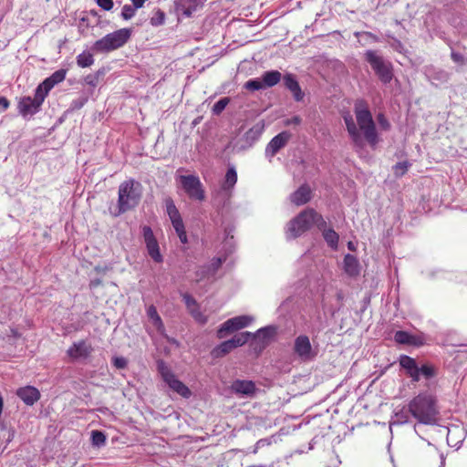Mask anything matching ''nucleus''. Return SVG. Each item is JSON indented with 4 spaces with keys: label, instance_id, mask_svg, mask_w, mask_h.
I'll use <instances>...</instances> for the list:
<instances>
[{
    "label": "nucleus",
    "instance_id": "f257e3e1",
    "mask_svg": "<svg viewBox=\"0 0 467 467\" xmlns=\"http://www.w3.org/2000/svg\"><path fill=\"white\" fill-rule=\"evenodd\" d=\"M142 196V185L134 179L121 182L118 191V211L113 213L119 216L137 207Z\"/></svg>",
    "mask_w": 467,
    "mask_h": 467
},
{
    "label": "nucleus",
    "instance_id": "f03ea898",
    "mask_svg": "<svg viewBox=\"0 0 467 467\" xmlns=\"http://www.w3.org/2000/svg\"><path fill=\"white\" fill-rule=\"evenodd\" d=\"M354 112L357 119V125L359 132H363V140H367L371 147H375L379 142V137L376 130V125L371 112L364 99H358L355 103Z\"/></svg>",
    "mask_w": 467,
    "mask_h": 467
},
{
    "label": "nucleus",
    "instance_id": "7ed1b4c3",
    "mask_svg": "<svg viewBox=\"0 0 467 467\" xmlns=\"http://www.w3.org/2000/svg\"><path fill=\"white\" fill-rule=\"evenodd\" d=\"M412 416L423 424H434L438 413L435 400L428 394H419L409 403Z\"/></svg>",
    "mask_w": 467,
    "mask_h": 467
},
{
    "label": "nucleus",
    "instance_id": "20e7f679",
    "mask_svg": "<svg viewBox=\"0 0 467 467\" xmlns=\"http://www.w3.org/2000/svg\"><path fill=\"white\" fill-rule=\"evenodd\" d=\"M130 35L131 31L129 28H121L107 34L93 44L91 50L95 53L111 52L123 47L130 39Z\"/></svg>",
    "mask_w": 467,
    "mask_h": 467
},
{
    "label": "nucleus",
    "instance_id": "39448f33",
    "mask_svg": "<svg viewBox=\"0 0 467 467\" xmlns=\"http://www.w3.org/2000/svg\"><path fill=\"white\" fill-rule=\"evenodd\" d=\"M364 57L383 84H389L392 80L393 67L390 61L385 59L375 50H367Z\"/></svg>",
    "mask_w": 467,
    "mask_h": 467
},
{
    "label": "nucleus",
    "instance_id": "423d86ee",
    "mask_svg": "<svg viewBox=\"0 0 467 467\" xmlns=\"http://www.w3.org/2000/svg\"><path fill=\"white\" fill-rule=\"evenodd\" d=\"M313 209L307 208L292 219L286 226V238L295 239L301 236L313 226Z\"/></svg>",
    "mask_w": 467,
    "mask_h": 467
},
{
    "label": "nucleus",
    "instance_id": "0eeeda50",
    "mask_svg": "<svg viewBox=\"0 0 467 467\" xmlns=\"http://www.w3.org/2000/svg\"><path fill=\"white\" fill-rule=\"evenodd\" d=\"M46 98L42 90L36 88L34 98L25 96L19 99L17 103L18 113L25 119L34 116L40 111Z\"/></svg>",
    "mask_w": 467,
    "mask_h": 467
},
{
    "label": "nucleus",
    "instance_id": "6e6552de",
    "mask_svg": "<svg viewBox=\"0 0 467 467\" xmlns=\"http://www.w3.org/2000/svg\"><path fill=\"white\" fill-rule=\"evenodd\" d=\"M166 206V213L171 222L172 227L174 228L181 243L187 244L188 237L185 231V226L181 216L179 210L177 209L173 200L171 197H167L164 200Z\"/></svg>",
    "mask_w": 467,
    "mask_h": 467
},
{
    "label": "nucleus",
    "instance_id": "1a4fd4ad",
    "mask_svg": "<svg viewBox=\"0 0 467 467\" xmlns=\"http://www.w3.org/2000/svg\"><path fill=\"white\" fill-rule=\"evenodd\" d=\"M181 185L189 198L196 201H203L205 193L202 183L196 175H181L179 177Z\"/></svg>",
    "mask_w": 467,
    "mask_h": 467
},
{
    "label": "nucleus",
    "instance_id": "9d476101",
    "mask_svg": "<svg viewBox=\"0 0 467 467\" xmlns=\"http://www.w3.org/2000/svg\"><path fill=\"white\" fill-rule=\"evenodd\" d=\"M254 321L251 316H238L226 320L217 330V337L223 338L227 334L248 327Z\"/></svg>",
    "mask_w": 467,
    "mask_h": 467
},
{
    "label": "nucleus",
    "instance_id": "9b49d317",
    "mask_svg": "<svg viewBox=\"0 0 467 467\" xmlns=\"http://www.w3.org/2000/svg\"><path fill=\"white\" fill-rule=\"evenodd\" d=\"M142 234L150 258L156 263H162L163 256L160 252V246L154 236L152 229L148 225H144L142 227Z\"/></svg>",
    "mask_w": 467,
    "mask_h": 467
},
{
    "label": "nucleus",
    "instance_id": "f8f14e48",
    "mask_svg": "<svg viewBox=\"0 0 467 467\" xmlns=\"http://www.w3.org/2000/svg\"><path fill=\"white\" fill-rule=\"evenodd\" d=\"M294 352L304 362L312 360L316 356L309 337L306 335H300L295 339Z\"/></svg>",
    "mask_w": 467,
    "mask_h": 467
},
{
    "label": "nucleus",
    "instance_id": "ddd939ff",
    "mask_svg": "<svg viewBox=\"0 0 467 467\" xmlns=\"http://www.w3.org/2000/svg\"><path fill=\"white\" fill-rule=\"evenodd\" d=\"M230 390L240 398H252L256 393L257 388L252 380L235 379L232 382Z\"/></svg>",
    "mask_w": 467,
    "mask_h": 467
},
{
    "label": "nucleus",
    "instance_id": "4468645a",
    "mask_svg": "<svg viewBox=\"0 0 467 467\" xmlns=\"http://www.w3.org/2000/svg\"><path fill=\"white\" fill-rule=\"evenodd\" d=\"M292 135L288 131H282L275 136L265 148V156L268 158L274 157L281 149H283Z\"/></svg>",
    "mask_w": 467,
    "mask_h": 467
},
{
    "label": "nucleus",
    "instance_id": "2eb2a0df",
    "mask_svg": "<svg viewBox=\"0 0 467 467\" xmlns=\"http://www.w3.org/2000/svg\"><path fill=\"white\" fill-rule=\"evenodd\" d=\"M67 75V69L60 68L51 74L43 82H41L36 88L42 90L44 96L47 97L49 91L57 84L61 83Z\"/></svg>",
    "mask_w": 467,
    "mask_h": 467
},
{
    "label": "nucleus",
    "instance_id": "dca6fc26",
    "mask_svg": "<svg viewBox=\"0 0 467 467\" xmlns=\"http://www.w3.org/2000/svg\"><path fill=\"white\" fill-rule=\"evenodd\" d=\"M224 260L225 258L214 257L210 264L201 266L195 272L197 281L214 276Z\"/></svg>",
    "mask_w": 467,
    "mask_h": 467
},
{
    "label": "nucleus",
    "instance_id": "f3484780",
    "mask_svg": "<svg viewBox=\"0 0 467 467\" xmlns=\"http://www.w3.org/2000/svg\"><path fill=\"white\" fill-rule=\"evenodd\" d=\"M344 121L347 127V130L349 134V137L357 148L364 147V140L359 132L357 124L354 122V119L351 115L348 114L344 116Z\"/></svg>",
    "mask_w": 467,
    "mask_h": 467
},
{
    "label": "nucleus",
    "instance_id": "a211bd4d",
    "mask_svg": "<svg viewBox=\"0 0 467 467\" xmlns=\"http://www.w3.org/2000/svg\"><path fill=\"white\" fill-rule=\"evenodd\" d=\"M92 351L90 344L85 340L74 342L73 345L67 349V355L73 359L86 358Z\"/></svg>",
    "mask_w": 467,
    "mask_h": 467
},
{
    "label": "nucleus",
    "instance_id": "6ab92c4d",
    "mask_svg": "<svg viewBox=\"0 0 467 467\" xmlns=\"http://www.w3.org/2000/svg\"><path fill=\"white\" fill-rule=\"evenodd\" d=\"M285 87L291 91L296 101H302L305 94L302 91L298 81L293 74H285L283 78Z\"/></svg>",
    "mask_w": 467,
    "mask_h": 467
},
{
    "label": "nucleus",
    "instance_id": "aec40b11",
    "mask_svg": "<svg viewBox=\"0 0 467 467\" xmlns=\"http://www.w3.org/2000/svg\"><path fill=\"white\" fill-rule=\"evenodd\" d=\"M264 128V124L262 123H256L252 128H250L243 137L244 144L242 145V149L252 147L262 136Z\"/></svg>",
    "mask_w": 467,
    "mask_h": 467
},
{
    "label": "nucleus",
    "instance_id": "412c9836",
    "mask_svg": "<svg viewBox=\"0 0 467 467\" xmlns=\"http://www.w3.org/2000/svg\"><path fill=\"white\" fill-rule=\"evenodd\" d=\"M312 191L307 184L301 185L296 191L290 194V201L296 206L306 204L311 200Z\"/></svg>",
    "mask_w": 467,
    "mask_h": 467
},
{
    "label": "nucleus",
    "instance_id": "4be33fe9",
    "mask_svg": "<svg viewBox=\"0 0 467 467\" xmlns=\"http://www.w3.org/2000/svg\"><path fill=\"white\" fill-rule=\"evenodd\" d=\"M16 395L26 404L32 406L40 399L39 390L32 386H26L19 388L16 390Z\"/></svg>",
    "mask_w": 467,
    "mask_h": 467
},
{
    "label": "nucleus",
    "instance_id": "5701e85b",
    "mask_svg": "<svg viewBox=\"0 0 467 467\" xmlns=\"http://www.w3.org/2000/svg\"><path fill=\"white\" fill-rule=\"evenodd\" d=\"M400 365L406 369L412 381L418 382V365L414 358L402 355L400 358Z\"/></svg>",
    "mask_w": 467,
    "mask_h": 467
},
{
    "label": "nucleus",
    "instance_id": "b1692460",
    "mask_svg": "<svg viewBox=\"0 0 467 467\" xmlns=\"http://www.w3.org/2000/svg\"><path fill=\"white\" fill-rule=\"evenodd\" d=\"M165 383H167L171 389L183 398L187 399L192 395L190 389L183 382L179 380L175 375L169 380L165 381Z\"/></svg>",
    "mask_w": 467,
    "mask_h": 467
},
{
    "label": "nucleus",
    "instance_id": "393cba45",
    "mask_svg": "<svg viewBox=\"0 0 467 467\" xmlns=\"http://www.w3.org/2000/svg\"><path fill=\"white\" fill-rule=\"evenodd\" d=\"M344 271L349 276H356L359 274V263L356 256L348 254L343 261Z\"/></svg>",
    "mask_w": 467,
    "mask_h": 467
},
{
    "label": "nucleus",
    "instance_id": "a878e982",
    "mask_svg": "<svg viewBox=\"0 0 467 467\" xmlns=\"http://www.w3.org/2000/svg\"><path fill=\"white\" fill-rule=\"evenodd\" d=\"M206 0H179L178 6L186 16H191Z\"/></svg>",
    "mask_w": 467,
    "mask_h": 467
},
{
    "label": "nucleus",
    "instance_id": "bb28decb",
    "mask_svg": "<svg viewBox=\"0 0 467 467\" xmlns=\"http://www.w3.org/2000/svg\"><path fill=\"white\" fill-rule=\"evenodd\" d=\"M281 78L282 75L277 70L265 71L261 78L265 88L275 86Z\"/></svg>",
    "mask_w": 467,
    "mask_h": 467
},
{
    "label": "nucleus",
    "instance_id": "cd10ccee",
    "mask_svg": "<svg viewBox=\"0 0 467 467\" xmlns=\"http://www.w3.org/2000/svg\"><path fill=\"white\" fill-rule=\"evenodd\" d=\"M394 339L397 343L403 345L419 346L420 344L415 336L403 330L397 331L394 335Z\"/></svg>",
    "mask_w": 467,
    "mask_h": 467
},
{
    "label": "nucleus",
    "instance_id": "c85d7f7f",
    "mask_svg": "<svg viewBox=\"0 0 467 467\" xmlns=\"http://www.w3.org/2000/svg\"><path fill=\"white\" fill-rule=\"evenodd\" d=\"M237 182V172L234 166H230L226 171L223 190L227 192L234 188Z\"/></svg>",
    "mask_w": 467,
    "mask_h": 467
},
{
    "label": "nucleus",
    "instance_id": "c756f323",
    "mask_svg": "<svg viewBox=\"0 0 467 467\" xmlns=\"http://www.w3.org/2000/svg\"><path fill=\"white\" fill-rule=\"evenodd\" d=\"M323 238L327 245L336 250L338 246L339 235L332 229L328 228L322 233Z\"/></svg>",
    "mask_w": 467,
    "mask_h": 467
},
{
    "label": "nucleus",
    "instance_id": "7c9ffc66",
    "mask_svg": "<svg viewBox=\"0 0 467 467\" xmlns=\"http://www.w3.org/2000/svg\"><path fill=\"white\" fill-rule=\"evenodd\" d=\"M76 60L77 65L82 68L91 67L95 61L93 54L89 51H83L77 56Z\"/></svg>",
    "mask_w": 467,
    "mask_h": 467
},
{
    "label": "nucleus",
    "instance_id": "2f4dec72",
    "mask_svg": "<svg viewBox=\"0 0 467 467\" xmlns=\"http://www.w3.org/2000/svg\"><path fill=\"white\" fill-rule=\"evenodd\" d=\"M253 338V333L245 331L234 335L230 340L234 348L242 347Z\"/></svg>",
    "mask_w": 467,
    "mask_h": 467
},
{
    "label": "nucleus",
    "instance_id": "473e14b6",
    "mask_svg": "<svg viewBox=\"0 0 467 467\" xmlns=\"http://www.w3.org/2000/svg\"><path fill=\"white\" fill-rule=\"evenodd\" d=\"M147 316L151 320L152 324L158 330L163 329V323L157 312L156 307L151 305L147 309Z\"/></svg>",
    "mask_w": 467,
    "mask_h": 467
},
{
    "label": "nucleus",
    "instance_id": "72a5a7b5",
    "mask_svg": "<svg viewBox=\"0 0 467 467\" xmlns=\"http://www.w3.org/2000/svg\"><path fill=\"white\" fill-rule=\"evenodd\" d=\"M275 333H276L275 327L268 326V327H262V328L258 329L254 334H253V338L259 337L260 339L265 341V340H268L271 337H273Z\"/></svg>",
    "mask_w": 467,
    "mask_h": 467
},
{
    "label": "nucleus",
    "instance_id": "f704fd0d",
    "mask_svg": "<svg viewBox=\"0 0 467 467\" xmlns=\"http://www.w3.org/2000/svg\"><path fill=\"white\" fill-rule=\"evenodd\" d=\"M233 349H234V348L233 346L232 341L229 339L222 342L218 347H216L213 349V353L214 354L215 357H223L231 352Z\"/></svg>",
    "mask_w": 467,
    "mask_h": 467
},
{
    "label": "nucleus",
    "instance_id": "c9c22d12",
    "mask_svg": "<svg viewBox=\"0 0 467 467\" xmlns=\"http://www.w3.org/2000/svg\"><path fill=\"white\" fill-rule=\"evenodd\" d=\"M436 374L435 368L430 365H422L421 367H418V381L420 379V375H422L425 379H429L434 377Z\"/></svg>",
    "mask_w": 467,
    "mask_h": 467
},
{
    "label": "nucleus",
    "instance_id": "e433bc0d",
    "mask_svg": "<svg viewBox=\"0 0 467 467\" xmlns=\"http://www.w3.org/2000/svg\"><path fill=\"white\" fill-rule=\"evenodd\" d=\"M313 217H314L313 218V225H316L319 231H321L323 233L325 230L328 229L327 227V222L324 219V217L314 209H313Z\"/></svg>",
    "mask_w": 467,
    "mask_h": 467
},
{
    "label": "nucleus",
    "instance_id": "4c0bfd02",
    "mask_svg": "<svg viewBox=\"0 0 467 467\" xmlns=\"http://www.w3.org/2000/svg\"><path fill=\"white\" fill-rule=\"evenodd\" d=\"M410 166V163L407 161L397 162L392 168L395 176L396 177L403 176L408 171Z\"/></svg>",
    "mask_w": 467,
    "mask_h": 467
},
{
    "label": "nucleus",
    "instance_id": "58836bf2",
    "mask_svg": "<svg viewBox=\"0 0 467 467\" xmlns=\"http://www.w3.org/2000/svg\"><path fill=\"white\" fill-rule=\"evenodd\" d=\"M91 441L94 446H103L106 443V435L100 431H92Z\"/></svg>",
    "mask_w": 467,
    "mask_h": 467
},
{
    "label": "nucleus",
    "instance_id": "ea45409f",
    "mask_svg": "<svg viewBox=\"0 0 467 467\" xmlns=\"http://www.w3.org/2000/svg\"><path fill=\"white\" fill-rule=\"evenodd\" d=\"M244 88L250 91H256L265 88L261 78L249 79L245 82Z\"/></svg>",
    "mask_w": 467,
    "mask_h": 467
},
{
    "label": "nucleus",
    "instance_id": "a19ab883",
    "mask_svg": "<svg viewBox=\"0 0 467 467\" xmlns=\"http://www.w3.org/2000/svg\"><path fill=\"white\" fill-rule=\"evenodd\" d=\"M158 370L164 381L169 380L174 376L173 372L166 366L163 361L158 362Z\"/></svg>",
    "mask_w": 467,
    "mask_h": 467
},
{
    "label": "nucleus",
    "instance_id": "79ce46f5",
    "mask_svg": "<svg viewBox=\"0 0 467 467\" xmlns=\"http://www.w3.org/2000/svg\"><path fill=\"white\" fill-rule=\"evenodd\" d=\"M230 102L229 98H222L213 106L212 111L214 115L221 114Z\"/></svg>",
    "mask_w": 467,
    "mask_h": 467
},
{
    "label": "nucleus",
    "instance_id": "37998d69",
    "mask_svg": "<svg viewBox=\"0 0 467 467\" xmlns=\"http://www.w3.org/2000/svg\"><path fill=\"white\" fill-rule=\"evenodd\" d=\"M190 313L198 323L203 325L207 322V317L201 312L199 306L191 310Z\"/></svg>",
    "mask_w": 467,
    "mask_h": 467
},
{
    "label": "nucleus",
    "instance_id": "c03bdc74",
    "mask_svg": "<svg viewBox=\"0 0 467 467\" xmlns=\"http://www.w3.org/2000/svg\"><path fill=\"white\" fill-rule=\"evenodd\" d=\"M103 74L104 73L102 70H99L96 74H89V75L86 76L84 80H85L86 84H88L91 87H96L98 84V81H99V77Z\"/></svg>",
    "mask_w": 467,
    "mask_h": 467
},
{
    "label": "nucleus",
    "instance_id": "a18cd8bd",
    "mask_svg": "<svg viewBox=\"0 0 467 467\" xmlns=\"http://www.w3.org/2000/svg\"><path fill=\"white\" fill-rule=\"evenodd\" d=\"M136 9L137 8H135L134 6L125 5L121 10V16L123 17V19L129 20L135 16Z\"/></svg>",
    "mask_w": 467,
    "mask_h": 467
},
{
    "label": "nucleus",
    "instance_id": "49530a36",
    "mask_svg": "<svg viewBox=\"0 0 467 467\" xmlns=\"http://www.w3.org/2000/svg\"><path fill=\"white\" fill-rule=\"evenodd\" d=\"M182 299H183L189 312L199 306L197 301L191 295H189L187 293L182 295Z\"/></svg>",
    "mask_w": 467,
    "mask_h": 467
},
{
    "label": "nucleus",
    "instance_id": "de8ad7c7",
    "mask_svg": "<svg viewBox=\"0 0 467 467\" xmlns=\"http://www.w3.org/2000/svg\"><path fill=\"white\" fill-rule=\"evenodd\" d=\"M165 15L162 11L158 10L153 17L150 19V24L152 26H159L163 24Z\"/></svg>",
    "mask_w": 467,
    "mask_h": 467
},
{
    "label": "nucleus",
    "instance_id": "09e8293b",
    "mask_svg": "<svg viewBox=\"0 0 467 467\" xmlns=\"http://www.w3.org/2000/svg\"><path fill=\"white\" fill-rule=\"evenodd\" d=\"M112 362H113V365L119 369L125 368L128 364L127 359L123 357H115V358H113Z\"/></svg>",
    "mask_w": 467,
    "mask_h": 467
},
{
    "label": "nucleus",
    "instance_id": "8fccbe9b",
    "mask_svg": "<svg viewBox=\"0 0 467 467\" xmlns=\"http://www.w3.org/2000/svg\"><path fill=\"white\" fill-rule=\"evenodd\" d=\"M451 57L453 62L458 63L460 65H463L467 62V58L463 55H462L458 52L452 51L451 53Z\"/></svg>",
    "mask_w": 467,
    "mask_h": 467
},
{
    "label": "nucleus",
    "instance_id": "3c124183",
    "mask_svg": "<svg viewBox=\"0 0 467 467\" xmlns=\"http://www.w3.org/2000/svg\"><path fill=\"white\" fill-rule=\"evenodd\" d=\"M97 4L99 7H101L105 11H109L113 7L112 0H97Z\"/></svg>",
    "mask_w": 467,
    "mask_h": 467
},
{
    "label": "nucleus",
    "instance_id": "603ef678",
    "mask_svg": "<svg viewBox=\"0 0 467 467\" xmlns=\"http://www.w3.org/2000/svg\"><path fill=\"white\" fill-rule=\"evenodd\" d=\"M378 122L379 124V126L383 129V130H389V127H390V124L389 122V120L385 118V116L383 114H379L378 115Z\"/></svg>",
    "mask_w": 467,
    "mask_h": 467
},
{
    "label": "nucleus",
    "instance_id": "864d4df0",
    "mask_svg": "<svg viewBox=\"0 0 467 467\" xmlns=\"http://www.w3.org/2000/svg\"><path fill=\"white\" fill-rule=\"evenodd\" d=\"M271 444V441L268 439H260L256 441L254 445V449L253 451V453H257L258 450L262 447L268 446Z\"/></svg>",
    "mask_w": 467,
    "mask_h": 467
},
{
    "label": "nucleus",
    "instance_id": "5fc2aeb1",
    "mask_svg": "<svg viewBox=\"0 0 467 467\" xmlns=\"http://www.w3.org/2000/svg\"><path fill=\"white\" fill-rule=\"evenodd\" d=\"M355 36H367L368 38H370L371 40H373L374 42H379V38L374 35L373 33L371 32H367V31H364V32H356L355 33Z\"/></svg>",
    "mask_w": 467,
    "mask_h": 467
},
{
    "label": "nucleus",
    "instance_id": "6e6d98bb",
    "mask_svg": "<svg viewBox=\"0 0 467 467\" xmlns=\"http://www.w3.org/2000/svg\"><path fill=\"white\" fill-rule=\"evenodd\" d=\"M302 119L299 116H294L291 119H287L285 121V125H299L301 123Z\"/></svg>",
    "mask_w": 467,
    "mask_h": 467
},
{
    "label": "nucleus",
    "instance_id": "4d7b16f0",
    "mask_svg": "<svg viewBox=\"0 0 467 467\" xmlns=\"http://www.w3.org/2000/svg\"><path fill=\"white\" fill-rule=\"evenodd\" d=\"M395 416H396L399 423H405L408 421V416H407L406 412H404L402 410L400 412H397L395 414Z\"/></svg>",
    "mask_w": 467,
    "mask_h": 467
},
{
    "label": "nucleus",
    "instance_id": "13d9d810",
    "mask_svg": "<svg viewBox=\"0 0 467 467\" xmlns=\"http://www.w3.org/2000/svg\"><path fill=\"white\" fill-rule=\"evenodd\" d=\"M435 79L441 81H447L449 79V75L447 72L440 70L439 72H437V77H435Z\"/></svg>",
    "mask_w": 467,
    "mask_h": 467
},
{
    "label": "nucleus",
    "instance_id": "bf43d9fd",
    "mask_svg": "<svg viewBox=\"0 0 467 467\" xmlns=\"http://www.w3.org/2000/svg\"><path fill=\"white\" fill-rule=\"evenodd\" d=\"M10 103L8 99L5 97H0V108L3 111L6 110L9 107Z\"/></svg>",
    "mask_w": 467,
    "mask_h": 467
},
{
    "label": "nucleus",
    "instance_id": "052dcab7",
    "mask_svg": "<svg viewBox=\"0 0 467 467\" xmlns=\"http://www.w3.org/2000/svg\"><path fill=\"white\" fill-rule=\"evenodd\" d=\"M133 6L137 9L141 8L147 0H130Z\"/></svg>",
    "mask_w": 467,
    "mask_h": 467
},
{
    "label": "nucleus",
    "instance_id": "680f3d73",
    "mask_svg": "<svg viewBox=\"0 0 467 467\" xmlns=\"http://www.w3.org/2000/svg\"><path fill=\"white\" fill-rule=\"evenodd\" d=\"M348 248L351 251H354L355 250V246H354V244L352 242H348Z\"/></svg>",
    "mask_w": 467,
    "mask_h": 467
},
{
    "label": "nucleus",
    "instance_id": "e2e57ef3",
    "mask_svg": "<svg viewBox=\"0 0 467 467\" xmlns=\"http://www.w3.org/2000/svg\"><path fill=\"white\" fill-rule=\"evenodd\" d=\"M443 464H444V462H441V465H443ZM441 467H442V466H441Z\"/></svg>",
    "mask_w": 467,
    "mask_h": 467
}]
</instances>
